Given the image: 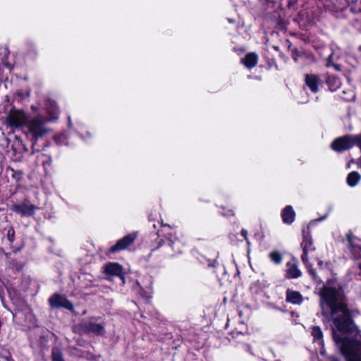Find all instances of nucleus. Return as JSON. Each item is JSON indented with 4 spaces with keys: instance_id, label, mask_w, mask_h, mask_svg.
<instances>
[{
    "instance_id": "9b49d317",
    "label": "nucleus",
    "mask_w": 361,
    "mask_h": 361,
    "mask_svg": "<svg viewBox=\"0 0 361 361\" xmlns=\"http://www.w3.org/2000/svg\"><path fill=\"white\" fill-rule=\"evenodd\" d=\"M295 213L291 206L286 207L281 213L283 221L285 224H290L295 219Z\"/></svg>"
},
{
    "instance_id": "f03ea898",
    "label": "nucleus",
    "mask_w": 361,
    "mask_h": 361,
    "mask_svg": "<svg viewBox=\"0 0 361 361\" xmlns=\"http://www.w3.org/2000/svg\"><path fill=\"white\" fill-rule=\"evenodd\" d=\"M27 122V116L23 110L11 109L6 117V123L13 128L21 127Z\"/></svg>"
},
{
    "instance_id": "6e6552de",
    "label": "nucleus",
    "mask_w": 361,
    "mask_h": 361,
    "mask_svg": "<svg viewBox=\"0 0 361 361\" xmlns=\"http://www.w3.org/2000/svg\"><path fill=\"white\" fill-rule=\"evenodd\" d=\"M305 83L312 92H317L320 84L319 78L314 74H307L305 75Z\"/></svg>"
},
{
    "instance_id": "1a4fd4ad",
    "label": "nucleus",
    "mask_w": 361,
    "mask_h": 361,
    "mask_svg": "<svg viewBox=\"0 0 361 361\" xmlns=\"http://www.w3.org/2000/svg\"><path fill=\"white\" fill-rule=\"evenodd\" d=\"M82 326L88 332H92L97 334H103L104 332V326L94 322H84Z\"/></svg>"
},
{
    "instance_id": "a211bd4d",
    "label": "nucleus",
    "mask_w": 361,
    "mask_h": 361,
    "mask_svg": "<svg viewBox=\"0 0 361 361\" xmlns=\"http://www.w3.org/2000/svg\"><path fill=\"white\" fill-rule=\"evenodd\" d=\"M270 259L277 264H279L282 262V256L278 252H272L269 254Z\"/></svg>"
},
{
    "instance_id": "f8f14e48",
    "label": "nucleus",
    "mask_w": 361,
    "mask_h": 361,
    "mask_svg": "<svg viewBox=\"0 0 361 361\" xmlns=\"http://www.w3.org/2000/svg\"><path fill=\"white\" fill-rule=\"evenodd\" d=\"M286 300L292 304L299 305L302 302V296L298 291L288 289L286 291Z\"/></svg>"
},
{
    "instance_id": "4468645a",
    "label": "nucleus",
    "mask_w": 361,
    "mask_h": 361,
    "mask_svg": "<svg viewBox=\"0 0 361 361\" xmlns=\"http://www.w3.org/2000/svg\"><path fill=\"white\" fill-rule=\"evenodd\" d=\"M361 177L357 172L353 171L350 173L347 177V183L349 186L354 187L360 180Z\"/></svg>"
},
{
    "instance_id": "9d476101",
    "label": "nucleus",
    "mask_w": 361,
    "mask_h": 361,
    "mask_svg": "<svg viewBox=\"0 0 361 361\" xmlns=\"http://www.w3.org/2000/svg\"><path fill=\"white\" fill-rule=\"evenodd\" d=\"M104 269L107 274L118 276L122 278L123 268L118 263H109L105 266Z\"/></svg>"
},
{
    "instance_id": "39448f33",
    "label": "nucleus",
    "mask_w": 361,
    "mask_h": 361,
    "mask_svg": "<svg viewBox=\"0 0 361 361\" xmlns=\"http://www.w3.org/2000/svg\"><path fill=\"white\" fill-rule=\"evenodd\" d=\"M50 305L54 308L63 307L69 310H73V305L65 297L54 294L49 300Z\"/></svg>"
},
{
    "instance_id": "dca6fc26",
    "label": "nucleus",
    "mask_w": 361,
    "mask_h": 361,
    "mask_svg": "<svg viewBox=\"0 0 361 361\" xmlns=\"http://www.w3.org/2000/svg\"><path fill=\"white\" fill-rule=\"evenodd\" d=\"M301 276V271L295 264H289L287 270V277L295 279Z\"/></svg>"
},
{
    "instance_id": "f257e3e1",
    "label": "nucleus",
    "mask_w": 361,
    "mask_h": 361,
    "mask_svg": "<svg viewBox=\"0 0 361 361\" xmlns=\"http://www.w3.org/2000/svg\"><path fill=\"white\" fill-rule=\"evenodd\" d=\"M324 321H332L334 341L346 361H361V331L351 319L342 294L332 288L321 291Z\"/></svg>"
},
{
    "instance_id": "5701e85b",
    "label": "nucleus",
    "mask_w": 361,
    "mask_h": 361,
    "mask_svg": "<svg viewBox=\"0 0 361 361\" xmlns=\"http://www.w3.org/2000/svg\"><path fill=\"white\" fill-rule=\"evenodd\" d=\"M308 271L310 274L312 276L313 279H316V273L315 271L312 269L308 268Z\"/></svg>"
},
{
    "instance_id": "393cba45",
    "label": "nucleus",
    "mask_w": 361,
    "mask_h": 361,
    "mask_svg": "<svg viewBox=\"0 0 361 361\" xmlns=\"http://www.w3.org/2000/svg\"><path fill=\"white\" fill-rule=\"evenodd\" d=\"M276 361H279V360H276Z\"/></svg>"
},
{
    "instance_id": "f3484780",
    "label": "nucleus",
    "mask_w": 361,
    "mask_h": 361,
    "mask_svg": "<svg viewBox=\"0 0 361 361\" xmlns=\"http://www.w3.org/2000/svg\"><path fill=\"white\" fill-rule=\"evenodd\" d=\"M312 335L314 337L315 341H318V343L323 345V333L319 326H314L312 330Z\"/></svg>"
},
{
    "instance_id": "20e7f679",
    "label": "nucleus",
    "mask_w": 361,
    "mask_h": 361,
    "mask_svg": "<svg viewBox=\"0 0 361 361\" xmlns=\"http://www.w3.org/2000/svg\"><path fill=\"white\" fill-rule=\"evenodd\" d=\"M137 237L136 232L130 233L119 240L110 248L111 252H116L127 249L130 245H132Z\"/></svg>"
},
{
    "instance_id": "4be33fe9",
    "label": "nucleus",
    "mask_w": 361,
    "mask_h": 361,
    "mask_svg": "<svg viewBox=\"0 0 361 361\" xmlns=\"http://www.w3.org/2000/svg\"><path fill=\"white\" fill-rule=\"evenodd\" d=\"M241 234H242V235H243V236H244L245 239V240H246V241H247V243L248 245H250V241H249V240H248V239H247V231L246 230H245V229H243V230L241 231Z\"/></svg>"
},
{
    "instance_id": "7ed1b4c3",
    "label": "nucleus",
    "mask_w": 361,
    "mask_h": 361,
    "mask_svg": "<svg viewBox=\"0 0 361 361\" xmlns=\"http://www.w3.org/2000/svg\"><path fill=\"white\" fill-rule=\"evenodd\" d=\"M45 121L40 118H35L27 123V127L29 133L32 134L35 140L34 144L36 142V139L39 137L43 136L47 133V129L44 127Z\"/></svg>"
},
{
    "instance_id": "0eeeda50",
    "label": "nucleus",
    "mask_w": 361,
    "mask_h": 361,
    "mask_svg": "<svg viewBox=\"0 0 361 361\" xmlns=\"http://www.w3.org/2000/svg\"><path fill=\"white\" fill-rule=\"evenodd\" d=\"M37 207L28 202H25L20 204H15L12 207V210L23 216H32L35 214Z\"/></svg>"
},
{
    "instance_id": "6ab92c4d",
    "label": "nucleus",
    "mask_w": 361,
    "mask_h": 361,
    "mask_svg": "<svg viewBox=\"0 0 361 361\" xmlns=\"http://www.w3.org/2000/svg\"><path fill=\"white\" fill-rule=\"evenodd\" d=\"M349 242H350L351 246L353 247V252H355L356 254V257H359L360 254L361 252V247L359 245H355L354 242L351 239L349 240Z\"/></svg>"
},
{
    "instance_id": "423d86ee",
    "label": "nucleus",
    "mask_w": 361,
    "mask_h": 361,
    "mask_svg": "<svg viewBox=\"0 0 361 361\" xmlns=\"http://www.w3.org/2000/svg\"><path fill=\"white\" fill-rule=\"evenodd\" d=\"M301 247L303 250V255H302V262L307 265L309 262V254L314 252L315 250V247L313 245V242L312 238L308 235H304L302 242L301 243Z\"/></svg>"
},
{
    "instance_id": "aec40b11",
    "label": "nucleus",
    "mask_w": 361,
    "mask_h": 361,
    "mask_svg": "<svg viewBox=\"0 0 361 361\" xmlns=\"http://www.w3.org/2000/svg\"><path fill=\"white\" fill-rule=\"evenodd\" d=\"M328 67L333 66L336 71H340V68L338 65L333 63L332 62V54L328 56L327 64Z\"/></svg>"
},
{
    "instance_id": "ddd939ff",
    "label": "nucleus",
    "mask_w": 361,
    "mask_h": 361,
    "mask_svg": "<svg viewBox=\"0 0 361 361\" xmlns=\"http://www.w3.org/2000/svg\"><path fill=\"white\" fill-rule=\"evenodd\" d=\"M258 56L255 53L247 54L244 59L241 60L242 63L248 68H252L257 65Z\"/></svg>"
},
{
    "instance_id": "b1692460",
    "label": "nucleus",
    "mask_w": 361,
    "mask_h": 361,
    "mask_svg": "<svg viewBox=\"0 0 361 361\" xmlns=\"http://www.w3.org/2000/svg\"><path fill=\"white\" fill-rule=\"evenodd\" d=\"M359 268H360V270H361V264L359 265Z\"/></svg>"
},
{
    "instance_id": "2eb2a0df",
    "label": "nucleus",
    "mask_w": 361,
    "mask_h": 361,
    "mask_svg": "<svg viewBox=\"0 0 361 361\" xmlns=\"http://www.w3.org/2000/svg\"><path fill=\"white\" fill-rule=\"evenodd\" d=\"M326 82L331 91H336L341 87V85L340 80L338 78L334 76H329L326 80Z\"/></svg>"
},
{
    "instance_id": "412c9836",
    "label": "nucleus",
    "mask_w": 361,
    "mask_h": 361,
    "mask_svg": "<svg viewBox=\"0 0 361 361\" xmlns=\"http://www.w3.org/2000/svg\"><path fill=\"white\" fill-rule=\"evenodd\" d=\"M53 361H64L62 357H61V355L60 353V352L59 351H54L53 352Z\"/></svg>"
}]
</instances>
